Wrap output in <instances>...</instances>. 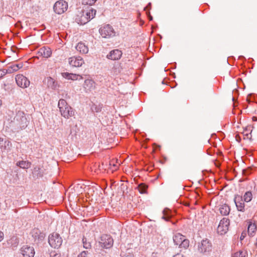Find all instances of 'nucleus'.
<instances>
[{"label": "nucleus", "instance_id": "f257e3e1", "mask_svg": "<svg viewBox=\"0 0 257 257\" xmlns=\"http://www.w3.org/2000/svg\"><path fill=\"white\" fill-rule=\"evenodd\" d=\"M96 10L90 7L83 8L82 10H78L75 20L80 25H84L92 19L96 15Z\"/></svg>", "mask_w": 257, "mask_h": 257}, {"label": "nucleus", "instance_id": "f03ea898", "mask_svg": "<svg viewBox=\"0 0 257 257\" xmlns=\"http://www.w3.org/2000/svg\"><path fill=\"white\" fill-rule=\"evenodd\" d=\"M61 115L66 119H68L75 115V110L68 105L65 99H60L58 104Z\"/></svg>", "mask_w": 257, "mask_h": 257}, {"label": "nucleus", "instance_id": "7ed1b4c3", "mask_svg": "<svg viewBox=\"0 0 257 257\" xmlns=\"http://www.w3.org/2000/svg\"><path fill=\"white\" fill-rule=\"evenodd\" d=\"M53 8L55 14L61 15L67 11L68 8V5L66 1L59 0L54 4Z\"/></svg>", "mask_w": 257, "mask_h": 257}, {"label": "nucleus", "instance_id": "20e7f679", "mask_svg": "<svg viewBox=\"0 0 257 257\" xmlns=\"http://www.w3.org/2000/svg\"><path fill=\"white\" fill-rule=\"evenodd\" d=\"M99 32L100 35L104 38H110L115 36V32L113 27L108 24L100 28Z\"/></svg>", "mask_w": 257, "mask_h": 257}, {"label": "nucleus", "instance_id": "39448f33", "mask_svg": "<svg viewBox=\"0 0 257 257\" xmlns=\"http://www.w3.org/2000/svg\"><path fill=\"white\" fill-rule=\"evenodd\" d=\"M50 246L54 248H58L62 243V239L59 234L53 233L49 235L48 239Z\"/></svg>", "mask_w": 257, "mask_h": 257}, {"label": "nucleus", "instance_id": "423d86ee", "mask_svg": "<svg viewBox=\"0 0 257 257\" xmlns=\"http://www.w3.org/2000/svg\"><path fill=\"white\" fill-rule=\"evenodd\" d=\"M98 244L101 247L109 248L113 244V240L110 235L103 234L100 238Z\"/></svg>", "mask_w": 257, "mask_h": 257}, {"label": "nucleus", "instance_id": "0eeeda50", "mask_svg": "<svg viewBox=\"0 0 257 257\" xmlns=\"http://www.w3.org/2000/svg\"><path fill=\"white\" fill-rule=\"evenodd\" d=\"M229 224V219L227 218H223L220 220L217 228V233L220 235L225 234L228 230Z\"/></svg>", "mask_w": 257, "mask_h": 257}, {"label": "nucleus", "instance_id": "6e6552de", "mask_svg": "<svg viewBox=\"0 0 257 257\" xmlns=\"http://www.w3.org/2000/svg\"><path fill=\"white\" fill-rule=\"evenodd\" d=\"M212 249V244L208 239H203L198 243V251L205 253L210 252Z\"/></svg>", "mask_w": 257, "mask_h": 257}, {"label": "nucleus", "instance_id": "1a4fd4ad", "mask_svg": "<svg viewBox=\"0 0 257 257\" xmlns=\"http://www.w3.org/2000/svg\"><path fill=\"white\" fill-rule=\"evenodd\" d=\"M15 79L17 85L21 88H25L30 85V81L22 74L16 75Z\"/></svg>", "mask_w": 257, "mask_h": 257}, {"label": "nucleus", "instance_id": "9d476101", "mask_svg": "<svg viewBox=\"0 0 257 257\" xmlns=\"http://www.w3.org/2000/svg\"><path fill=\"white\" fill-rule=\"evenodd\" d=\"M32 236L34 238V241L38 243L43 241L45 237V234L41 232L38 228H34L31 232Z\"/></svg>", "mask_w": 257, "mask_h": 257}, {"label": "nucleus", "instance_id": "9b49d317", "mask_svg": "<svg viewBox=\"0 0 257 257\" xmlns=\"http://www.w3.org/2000/svg\"><path fill=\"white\" fill-rule=\"evenodd\" d=\"M21 252L24 257H34L35 253L34 247L28 245L23 246Z\"/></svg>", "mask_w": 257, "mask_h": 257}, {"label": "nucleus", "instance_id": "f8f14e48", "mask_svg": "<svg viewBox=\"0 0 257 257\" xmlns=\"http://www.w3.org/2000/svg\"><path fill=\"white\" fill-rule=\"evenodd\" d=\"M68 63L72 67H81L84 64V61L80 56L71 57L68 59Z\"/></svg>", "mask_w": 257, "mask_h": 257}, {"label": "nucleus", "instance_id": "ddd939ff", "mask_svg": "<svg viewBox=\"0 0 257 257\" xmlns=\"http://www.w3.org/2000/svg\"><path fill=\"white\" fill-rule=\"evenodd\" d=\"M234 201L238 211L243 212L245 211L244 203L245 201L243 200V198L241 196L239 195H235L234 198Z\"/></svg>", "mask_w": 257, "mask_h": 257}, {"label": "nucleus", "instance_id": "4468645a", "mask_svg": "<svg viewBox=\"0 0 257 257\" xmlns=\"http://www.w3.org/2000/svg\"><path fill=\"white\" fill-rule=\"evenodd\" d=\"M122 55L121 51L118 49L111 50L106 56L107 59L111 60H118L120 59Z\"/></svg>", "mask_w": 257, "mask_h": 257}, {"label": "nucleus", "instance_id": "2eb2a0df", "mask_svg": "<svg viewBox=\"0 0 257 257\" xmlns=\"http://www.w3.org/2000/svg\"><path fill=\"white\" fill-rule=\"evenodd\" d=\"M83 88L86 92H91L95 89V83L91 79H87L84 81Z\"/></svg>", "mask_w": 257, "mask_h": 257}, {"label": "nucleus", "instance_id": "dca6fc26", "mask_svg": "<svg viewBox=\"0 0 257 257\" xmlns=\"http://www.w3.org/2000/svg\"><path fill=\"white\" fill-rule=\"evenodd\" d=\"M38 54L40 56L48 58L52 55V51L49 47H43L39 49Z\"/></svg>", "mask_w": 257, "mask_h": 257}, {"label": "nucleus", "instance_id": "f3484780", "mask_svg": "<svg viewBox=\"0 0 257 257\" xmlns=\"http://www.w3.org/2000/svg\"><path fill=\"white\" fill-rule=\"evenodd\" d=\"M61 75L63 78L68 80H76L83 79V77L81 75L68 72L62 73Z\"/></svg>", "mask_w": 257, "mask_h": 257}, {"label": "nucleus", "instance_id": "a211bd4d", "mask_svg": "<svg viewBox=\"0 0 257 257\" xmlns=\"http://www.w3.org/2000/svg\"><path fill=\"white\" fill-rule=\"evenodd\" d=\"M75 48L78 52L82 54H87L89 51L88 46L85 43L81 42L77 44Z\"/></svg>", "mask_w": 257, "mask_h": 257}, {"label": "nucleus", "instance_id": "6ab92c4d", "mask_svg": "<svg viewBox=\"0 0 257 257\" xmlns=\"http://www.w3.org/2000/svg\"><path fill=\"white\" fill-rule=\"evenodd\" d=\"M45 82L48 87L52 89H55L58 87L57 82L51 77L46 78L45 79Z\"/></svg>", "mask_w": 257, "mask_h": 257}, {"label": "nucleus", "instance_id": "aec40b11", "mask_svg": "<svg viewBox=\"0 0 257 257\" xmlns=\"http://www.w3.org/2000/svg\"><path fill=\"white\" fill-rule=\"evenodd\" d=\"M256 230V225L254 222L249 221L248 224L247 232L249 236H254Z\"/></svg>", "mask_w": 257, "mask_h": 257}, {"label": "nucleus", "instance_id": "412c9836", "mask_svg": "<svg viewBox=\"0 0 257 257\" xmlns=\"http://www.w3.org/2000/svg\"><path fill=\"white\" fill-rule=\"evenodd\" d=\"M163 214L162 218L167 221H169L170 219L172 216L171 210L167 208H166L163 210Z\"/></svg>", "mask_w": 257, "mask_h": 257}, {"label": "nucleus", "instance_id": "4be33fe9", "mask_svg": "<svg viewBox=\"0 0 257 257\" xmlns=\"http://www.w3.org/2000/svg\"><path fill=\"white\" fill-rule=\"evenodd\" d=\"M16 165L21 168L27 169L31 167V163L28 161H20L18 162Z\"/></svg>", "mask_w": 257, "mask_h": 257}, {"label": "nucleus", "instance_id": "5701e85b", "mask_svg": "<svg viewBox=\"0 0 257 257\" xmlns=\"http://www.w3.org/2000/svg\"><path fill=\"white\" fill-rule=\"evenodd\" d=\"M185 237L180 233H177L173 236V241L175 244L179 245Z\"/></svg>", "mask_w": 257, "mask_h": 257}, {"label": "nucleus", "instance_id": "b1692460", "mask_svg": "<svg viewBox=\"0 0 257 257\" xmlns=\"http://www.w3.org/2000/svg\"><path fill=\"white\" fill-rule=\"evenodd\" d=\"M219 211L222 215H227L230 212V208L226 204H224L220 207Z\"/></svg>", "mask_w": 257, "mask_h": 257}, {"label": "nucleus", "instance_id": "393cba45", "mask_svg": "<svg viewBox=\"0 0 257 257\" xmlns=\"http://www.w3.org/2000/svg\"><path fill=\"white\" fill-rule=\"evenodd\" d=\"M243 200L245 202H248L250 201L252 198V193L250 191H247L245 193V194L243 195Z\"/></svg>", "mask_w": 257, "mask_h": 257}, {"label": "nucleus", "instance_id": "a878e982", "mask_svg": "<svg viewBox=\"0 0 257 257\" xmlns=\"http://www.w3.org/2000/svg\"><path fill=\"white\" fill-rule=\"evenodd\" d=\"M138 188L139 192L141 194H144L147 192V189L148 188V186L143 183H141L140 185H139Z\"/></svg>", "mask_w": 257, "mask_h": 257}, {"label": "nucleus", "instance_id": "bb28decb", "mask_svg": "<svg viewBox=\"0 0 257 257\" xmlns=\"http://www.w3.org/2000/svg\"><path fill=\"white\" fill-rule=\"evenodd\" d=\"M180 248H183L184 249H186L189 247V240L184 238L181 243L179 245Z\"/></svg>", "mask_w": 257, "mask_h": 257}, {"label": "nucleus", "instance_id": "cd10ccee", "mask_svg": "<svg viewBox=\"0 0 257 257\" xmlns=\"http://www.w3.org/2000/svg\"><path fill=\"white\" fill-rule=\"evenodd\" d=\"M246 252L244 251H239L232 254V257H245Z\"/></svg>", "mask_w": 257, "mask_h": 257}, {"label": "nucleus", "instance_id": "c85d7f7f", "mask_svg": "<svg viewBox=\"0 0 257 257\" xmlns=\"http://www.w3.org/2000/svg\"><path fill=\"white\" fill-rule=\"evenodd\" d=\"M83 247L86 249H88L91 247V243L89 242H87V239L83 237L82 239Z\"/></svg>", "mask_w": 257, "mask_h": 257}, {"label": "nucleus", "instance_id": "c756f323", "mask_svg": "<svg viewBox=\"0 0 257 257\" xmlns=\"http://www.w3.org/2000/svg\"><path fill=\"white\" fill-rule=\"evenodd\" d=\"M97 0H83L82 4L84 5L92 6L95 4Z\"/></svg>", "mask_w": 257, "mask_h": 257}, {"label": "nucleus", "instance_id": "7c9ffc66", "mask_svg": "<svg viewBox=\"0 0 257 257\" xmlns=\"http://www.w3.org/2000/svg\"><path fill=\"white\" fill-rule=\"evenodd\" d=\"M91 108L93 111H94L96 112H100L101 110V107L100 105L97 106L94 105Z\"/></svg>", "mask_w": 257, "mask_h": 257}, {"label": "nucleus", "instance_id": "2f4dec72", "mask_svg": "<svg viewBox=\"0 0 257 257\" xmlns=\"http://www.w3.org/2000/svg\"><path fill=\"white\" fill-rule=\"evenodd\" d=\"M22 67V64H16V65H14L12 67V68L13 69V70L15 71H18L19 69H20V68H21Z\"/></svg>", "mask_w": 257, "mask_h": 257}, {"label": "nucleus", "instance_id": "473e14b6", "mask_svg": "<svg viewBox=\"0 0 257 257\" xmlns=\"http://www.w3.org/2000/svg\"><path fill=\"white\" fill-rule=\"evenodd\" d=\"M8 142V145H9V142L8 141L6 137H3L0 138V145L1 144H6Z\"/></svg>", "mask_w": 257, "mask_h": 257}, {"label": "nucleus", "instance_id": "72a5a7b5", "mask_svg": "<svg viewBox=\"0 0 257 257\" xmlns=\"http://www.w3.org/2000/svg\"><path fill=\"white\" fill-rule=\"evenodd\" d=\"M87 251H83L78 255L77 257H87Z\"/></svg>", "mask_w": 257, "mask_h": 257}, {"label": "nucleus", "instance_id": "f704fd0d", "mask_svg": "<svg viewBox=\"0 0 257 257\" xmlns=\"http://www.w3.org/2000/svg\"><path fill=\"white\" fill-rule=\"evenodd\" d=\"M7 74V71L5 70L0 69V79L2 78Z\"/></svg>", "mask_w": 257, "mask_h": 257}, {"label": "nucleus", "instance_id": "c9c22d12", "mask_svg": "<svg viewBox=\"0 0 257 257\" xmlns=\"http://www.w3.org/2000/svg\"><path fill=\"white\" fill-rule=\"evenodd\" d=\"M249 174V170H242V174L244 175H247Z\"/></svg>", "mask_w": 257, "mask_h": 257}, {"label": "nucleus", "instance_id": "e433bc0d", "mask_svg": "<svg viewBox=\"0 0 257 257\" xmlns=\"http://www.w3.org/2000/svg\"><path fill=\"white\" fill-rule=\"evenodd\" d=\"M50 256L53 257H59L60 255L54 252H51Z\"/></svg>", "mask_w": 257, "mask_h": 257}, {"label": "nucleus", "instance_id": "4c0bfd02", "mask_svg": "<svg viewBox=\"0 0 257 257\" xmlns=\"http://www.w3.org/2000/svg\"><path fill=\"white\" fill-rule=\"evenodd\" d=\"M4 233L0 231V241H1L4 239Z\"/></svg>", "mask_w": 257, "mask_h": 257}, {"label": "nucleus", "instance_id": "58836bf2", "mask_svg": "<svg viewBox=\"0 0 257 257\" xmlns=\"http://www.w3.org/2000/svg\"><path fill=\"white\" fill-rule=\"evenodd\" d=\"M173 257H185V256L181 253H177L176 254L174 255L173 256Z\"/></svg>", "mask_w": 257, "mask_h": 257}, {"label": "nucleus", "instance_id": "ea45409f", "mask_svg": "<svg viewBox=\"0 0 257 257\" xmlns=\"http://www.w3.org/2000/svg\"><path fill=\"white\" fill-rule=\"evenodd\" d=\"M122 257H134V256L133 254L129 253L128 254L125 255Z\"/></svg>", "mask_w": 257, "mask_h": 257}, {"label": "nucleus", "instance_id": "a19ab883", "mask_svg": "<svg viewBox=\"0 0 257 257\" xmlns=\"http://www.w3.org/2000/svg\"><path fill=\"white\" fill-rule=\"evenodd\" d=\"M244 238V236L243 235V233H242L241 236H240V239L242 240Z\"/></svg>", "mask_w": 257, "mask_h": 257}]
</instances>
